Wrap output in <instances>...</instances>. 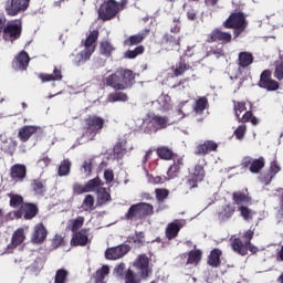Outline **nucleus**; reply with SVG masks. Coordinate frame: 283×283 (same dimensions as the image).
Masks as SVG:
<instances>
[{"instance_id": "2", "label": "nucleus", "mask_w": 283, "mask_h": 283, "mask_svg": "<svg viewBox=\"0 0 283 283\" xmlns=\"http://www.w3.org/2000/svg\"><path fill=\"white\" fill-rule=\"evenodd\" d=\"M98 30H93L84 41V50L77 53L73 60V63L78 67L87 63L94 52H96V42L98 41Z\"/></svg>"}, {"instance_id": "48", "label": "nucleus", "mask_w": 283, "mask_h": 283, "mask_svg": "<svg viewBox=\"0 0 283 283\" xmlns=\"http://www.w3.org/2000/svg\"><path fill=\"white\" fill-rule=\"evenodd\" d=\"M82 209L83 211H94L96 207H94V196L93 195H86L83 202H82Z\"/></svg>"}, {"instance_id": "26", "label": "nucleus", "mask_w": 283, "mask_h": 283, "mask_svg": "<svg viewBox=\"0 0 283 283\" xmlns=\"http://www.w3.org/2000/svg\"><path fill=\"white\" fill-rule=\"evenodd\" d=\"M232 200L234 205H253V198L249 193V189H245V191H234L232 193Z\"/></svg>"}, {"instance_id": "5", "label": "nucleus", "mask_w": 283, "mask_h": 283, "mask_svg": "<svg viewBox=\"0 0 283 283\" xmlns=\"http://www.w3.org/2000/svg\"><path fill=\"white\" fill-rule=\"evenodd\" d=\"M127 6V0L118 3L116 0H107L99 6L98 19L101 21H112Z\"/></svg>"}, {"instance_id": "38", "label": "nucleus", "mask_w": 283, "mask_h": 283, "mask_svg": "<svg viewBox=\"0 0 283 283\" xmlns=\"http://www.w3.org/2000/svg\"><path fill=\"white\" fill-rule=\"evenodd\" d=\"M113 151L116 158H123V156L127 154V139L117 142L113 148Z\"/></svg>"}, {"instance_id": "57", "label": "nucleus", "mask_w": 283, "mask_h": 283, "mask_svg": "<svg viewBox=\"0 0 283 283\" xmlns=\"http://www.w3.org/2000/svg\"><path fill=\"white\" fill-rule=\"evenodd\" d=\"M159 104L167 112L171 109V97L168 95H164L159 98Z\"/></svg>"}, {"instance_id": "50", "label": "nucleus", "mask_w": 283, "mask_h": 283, "mask_svg": "<svg viewBox=\"0 0 283 283\" xmlns=\"http://www.w3.org/2000/svg\"><path fill=\"white\" fill-rule=\"evenodd\" d=\"M140 54H145V46L138 45L134 50H128L125 52L126 59H136L137 56H140Z\"/></svg>"}, {"instance_id": "44", "label": "nucleus", "mask_w": 283, "mask_h": 283, "mask_svg": "<svg viewBox=\"0 0 283 283\" xmlns=\"http://www.w3.org/2000/svg\"><path fill=\"white\" fill-rule=\"evenodd\" d=\"M238 211H240V216L243 218V220H245V222H251V220H253L255 217V211L251 210V208L247 206H240Z\"/></svg>"}, {"instance_id": "22", "label": "nucleus", "mask_w": 283, "mask_h": 283, "mask_svg": "<svg viewBox=\"0 0 283 283\" xmlns=\"http://www.w3.org/2000/svg\"><path fill=\"white\" fill-rule=\"evenodd\" d=\"M218 143L214 140H205L202 144H199L195 149L196 156H207L211 151H218Z\"/></svg>"}, {"instance_id": "4", "label": "nucleus", "mask_w": 283, "mask_h": 283, "mask_svg": "<svg viewBox=\"0 0 283 283\" xmlns=\"http://www.w3.org/2000/svg\"><path fill=\"white\" fill-rule=\"evenodd\" d=\"M154 216V206L148 202H138L134 203L128 208V211L125 213L126 220L130 222H138V220H145Z\"/></svg>"}, {"instance_id": "60", "label": "nucleus", "mask_w": 283, "mask_h": 283, "mask_svg": "<svg viewBox=\"0 0 283 283\" xmlns=\"http://www.w3.org/2000/svg\"><path fill=\"white\" fill-rule=\"evenodd\" d=\"M247 135V125H240L235 130H234V136L237 140H242L244 136Z\"/></svg>"}, {"instance_id": "46", "label": "nucleus", "mask_w": 283, "mask_h": 283, "mask_svg": "<svg viewBox=\"0 0 283 283\" xmlns=\"http://www.w3.org/2000/svg\"><path fill=\"white\" fill-rule=\"evenodd\" d=\"M114 50H116V48H114V45L109 41H104L99 45V52L102 56H106V59H109V56H112V52H114Z\"/></svg>"}, {"instance_id": "45", "label": "nucleus", "mask_w": 283, "mask_h": 283, "mask_svg": "<svg viewBox=\"0 0 283 283\" xmlns=\"http://www.w3.org/2000/svg\"><path fill=\"white\" fill-rule=\"evenodd\" d=\"M266 161L264 160V157H259L258 159H252V164L250 166L251 174H260L262 169H264V165Z\"/></svg>"}, {"instance_id": "23", "label": "nucleus", "mask_w": 283, "mask_h": 283, "mask_svg": "<svg viewBox=\"0 0 283 283\" xmlns=\"http://www.w3.org/2000/svg\"><path fill=\"white\" fill-rule=\"evenodd\" d=\"M41 83H50L52 81H63V69L61 66H54L53 74L40 73L38 75Z\"/></svg>"}, {"instance_id": "27", "label": "nucleus", "mask_w": 283, "mask_h": 283, "mask_svg": "<svg viewBox=\"0 0 283 283\" xmlns=\"http://www.w3.org/2000/svg\"><path fill=\"white\" fill-rule=\"evenodd\" d=\"M111 191H112L111 188H105L103 186L96 191V196H97L96 207H105L107 202H112Z\"/></svg>"}, {"instance_id": "12", "label": "nucleus", "mask_w": 283, "mask_h": 283, "mask_svg": "<svg viewBox=\"0 0 283 283\" xmlns=\"http://www.w3.org/2000/svg\"><path fill=\"white\" fill-rule=\"evenodd\" d=\"M192 56L193 53L191 52V50H187L184 52V54L179 59V62L171 67L174 76H182L185 72L193 70V61H191Z\"/></svg>"}, {"instance_id": "19", "label": "nucleus", "mask_w": 283, "mask_h": 283, "mask_svg": "<svg viewBox=\"0 0 283 283\" xmlns=\"http://www.w3.org/2000/svg\"><path fill=\"white\" fill-rule=\"evenodd\" d=\"M30 65V55L25 51H21L12 61V67L17 72H23L28 70Z\"/></svg>"}, {"instance_id": "59", "label": "nucleus", "mask_w": 283, "mask_h": 283, "mask_svg": "<svg viewBox=\"0 0 283 283\" xmlns=\"http://www.w3.org/2000/svg\"><path fill=\"white\" fill-rule=\"evenodd\" d=\"M93 167H94V163L92 159L84 160L82 165V169H84L85 176H92Z\"/></svg>"}, {"instance_id": "18", "label": "nucleus", "mask_w": 283, "mask_h": 283, "mask_svg": "<svg viewBox=\"0 0 283 283\" xmlns=\"http://www.w3.org/2000/svg\"><path fill=\"white\" fill-rule=\"evenodd\" d=\"M128 251H132V247L127 244L108 248L105 251V258L106 260H120V258H125V255H127Z\"/></svg>"}, {"instance_id": "20", "label": "nucleus", "mask_w": 283, "mask_h": 283, "mask_svg": "<svg viewBox=\"0 0 283 283\" xmlns=\"http://www.w3.org/2000/svg\"><path fill=\"white\" fill-rule=\"evenodd\" d=\"M87 244H90V234L87 233V229L84 228L77 232H73L71 247H87Z\"/></svg>"}, {"instance_id": "41", "label": "nucleus", "mask_w": 283, "mask_h": 283, "mask_svg": "<svg viewBox=\"0 0 283 283\" xmlns=\"http://www.w3.org/2000/svg\"><path fill=\"white\" fill-rule=\"evenodd\" d=\"M125 283H142L143 277L140 276V273L134 272V270L128 269L127 272L124 274Z\"/></svg>"}, {"instance_id": "40", "label": "nucleus", "mask_w": 283, "mask_h": 283, "mask_svg": "<svg viewBox=\"0 0 283 283\" xmlns=\"http://www.w3.org/2000/svg\"><path fill=\"white\" fill-rule=\"evenodd\" d=\"M23 242H25V231L23 228H20L13 232L11 244H13V247H21Z\"/></svg>"}, {"instance_id": "33", "label": "nucleus", "mask_w": 283, "mask_h": 283, "mask_svg": "<svg viewBox=\"0 0 283 283\" xmlns=\"http://www.w3.org/2000/svg\"><path fill=\"white\" fill-rule=\"evenodd\" d=\"M147 34H149V31L130 35L126 40H124V45H126L127 48H132L134 45H140V43H143V41L147 39Z\"/></svg>"}, {"instance_id": "53", "label": "nucleus", "mask_w": 283, "mask_h": 283, "mask_svg": "<svg viewBox=\"0 0 283 283\" xmlns=\"http://www.w3.org/2000/svg\"><path fill=\"white\" fill-rule=\"evenodd\" d=\"M9 197H10L9 205L13 209H17L18 207L25 205V202H23V196L21 195H9Z\"/></svg>"}, {"instance_id": "25", "label": "nucleus", "mask_w": 283, "mask_h": 283, "mask_svg": "<svg viewBox=\"0 0 283 283\" xmlns=\"http://www.w3.org/2000/svg\"><path fill=\"white\" fill-rule=\"evenodd\" d=\"M185 167V158L178 157L174 159L172 165L167 170L168 180H174V178H178L180 176V169Z\"/></svg>"}, {"instance_id": "11", "label": "nucleus", "mask_w": 283, "mask_h": 283, "mask_svg": "<svg viewBox=\"0 0 283 283\" xmlns=\"http://www.w3.org/2000/svg\"><path fill=\"white\" fill-rule=\"evenodd\" d=\"M31 0H6L3 3L7 17H19L30 8Z\"/></svg>"}, {"instance_id": "63", "label": "nucleus", "mask_w": 283, "mask_h": 283, "mask_svg": "<svg viewBox=\"0 0 283 283\" xmlns=\"http://www.w3.org/2000/svg\"><path fill=\"white\" fill-rule=\"evenodd\" d=\"M253 235H255V232L253 230H248V231L243 232L242 243L243 244H250L251 240H253Z\"/></svg>"}, {"instance_id": "52", "label": "nucleus", "mask_w": 283, "mask_h": 283, "mask_svg": "<svg viewBox=\"0 0 283 283\" xmlns=\"http://www.w3.org/2000/svg\"><path fill=\"white\" fill-rule=\"evenodd\" d=\"M107 275H109V266L108 265H103L101 269H98L95 272V280L96 282H103L105 280V277H107Z\"/></svg>"}, {"instance_id": "43", "label": "nucleus", "mask_w": 283, "mask_h": 283, "mask_svg": "<svg viewBox=\"0 0 283 283\" xmlns=\"http://www.w3.org/2000/svg\"><path fill=\"white\" fill-rule=\"evenodd\" d=\"M207 107H209V99L202 96L195 102L193 112L196 114H203Z\"/></svg>"}, {"instance_id": "28", "label": "nucleus", "mask_w": 283, "mask_h": 283, "mask_svg": "<svg viewBox=\"0 0 283 283\" xmlns=\"http://www.w3.org/2000/svg\"><path fill=\"white\" fill-rule=\"evenodd\" d=\"M235 213V205L227 203L222 206L221 210L218 212L219 222H227V220H231Z\"/></svg>"}, {"instance_id": "36", "label": "nucleus", "mask_w": 283, "mask_h": 283, "mask_svg": "<svg viewBox=\"0 0 283 283\" xmlns=\"http://www.w3.org/2000/svg\"><path fill=\"white\" fill-rule=\"evenodd\" d=\"M31 189L35 196H44L45 191H48V188H45V181L42 179L31 180Z\"/></svg>"}, {"instance_id": "58", "label": "nucleus", "mask_w": 283, "mask_h": 283, "mask_svg": "<svg viewBox=\"0 0 283 283\" xmlns=\"http://www.w3.org/2000/svg\"><path fill=\"white\" fill-rule=\"evenodd\" d=\"M73 193H75V196H81L83 193H88L87 188H86V184L83 186L78 182H75L73 185Z\"/></svg>"}, {"instance_id": "42", "label": "nucleus", "mask_w": 283, "mask_h": 283, "mask_svg": "<svg viewBox=\"0 0 283 283\" xmlns=\"http://www.w3.org/2000/svg\"><path fill=\"white\" fill-rule=\"evenodd\" d=\"M188 176L195 180H198L199 182H202L207 174L205 172V167L202 165H196L192 172H190Z\"/></svg>"}, {"instance_id": "64", "label": "nucleus", "mask_w": 283, "mask_h": 283, "mask_svg": "<svg viewBox=\"0 0 283 283\" xmlns=\"http://www.w3.org/2000/svg\"><path fill=\"white\" fill-rule=\"evenodd\" d=\"M104 180L107 185H112V182H114V170L112 169L104 170Z\"/></svg>"}, {"instance_id": "47", "label": "nucleus", "mask_w": 283, "mask_h": 283, "mask_svg": "<svg viewBox=\"0 0 283 283\" xmlns=\"http://www.w3.org/2000/svg\"><path fill=\"white\" fill-rule=\"evenodd\" d=\"M70 171H72V161H70V159H64L59 166L57 175L61 177L70 176Z\"/></svg>"}, {"instance_id": "13", "label": "nucleus", "mask_w": 283, "mask_h": 283, "mask_svg": "<svg viewBox=\"0 0 283 283\" xmlns=\"http://www.w3.org/2000/svg\"><path fill=\"white\" fill-rule=\"evenodd\" d=\"M14 216L18 219L34 220L39 216V206L33 202H24L17 211Z\"/></svg>"}, {"instance_id": "56", "label": "nucleus", "mask_w": 283, "mask_h": 283, "mask_svg": "<svg viewBox=\"0 0 283 283\" xmlns=\"http://www.w3.org/2000/svg\"><path fill=\"white\" fill-rule=\"evenodd\" d=\"M52 249H59V247H65V239L61 234H55L51 243Z\"/></svg>"}, {"instance_id": "29", "label": "nucleus", "mask_w": 283, "mask_h": 283, "mask_svg": "<svg viewBox=\"0 0 283 283\" xmlns=\"http://www.w3.org/2000/svg\"><path fill=\"white\" fill-rule=\"evenodd\" d=\"M222 250L214 248L210 254L207 258V264L208 266H211L212 269H218L222 264Z\"/></svg>"}, {"instance_id": "9", "label": "nucleus", "mask_w": 283, "mask_h": 283, "mask_svg": "<svg viewBox=\"0 0 283 283\" xmlns=\"http://www.w3.org/2000/svg\"><path fill=\"white\" fill-rule=\"evenodd\" d=\"M233 103V112L235 115V118L238 123H251L252 125H259L260 119L258 117L253 116L252 111H247V102H238V101H232Z\"/></svg>"}, {"instance_id": "49", "label": "nucleus", "mask_w": 283, "mask_h": 283, "mask_svg": "<svg viewBox=\"0 0 283 283\" xmlns=\"http://www.w3.org/2000/svg\"><path fill=\"white\" fill-rule=\"evenodd\" d=\"M128 242H133L136 247L145 244V232H135V235L128 237Z\"/></svg>"}, {"instance_id": "16", "label": "nucleus", "mask_w": 283, "mask_h": 283, "mask_svg": "<svg viewBox=\"0 0 283 283\" xmlns=\"http://www.w3.org/2000/svg\"><path fill=\"white\" fill-rule=\"evenodd\" d=\"M41 134H43V128H41V126L25 125L19 129L18 138L21 143H28L32 136H41Z\"/></svg>"}, {"instance_id": "1", "label": "nucleus", "mask_w": 283, "mask_h": 283, "mask_svg": "<svg viewBox=\"0 0 283 283\" xmlns=\"http://www.w3.org/2000/svg\"><path fill=\"white\" fill-rule=\"evenodd\" d=\"M136 81V73L128 69L119 67L114 73L106 75L103 78V83L106 87H112L115 92L109 93L107 96L108 103H127L129 95L123 92L125 90H132Z\"/></svg>"}, {"instance_id": "39", "label": "nucleus", "mask_w": 283, "mask_h": 283, "mask_svg": "<svg viewBox=\"0 0 283 283\" xmlns=\"http://www.w3.org/2000/svg\"><path fill=\"white\" fill-rule=\"evenodd\" d=\"M202 260V250H191L188 253L187 264H192L193 266H198Z\"/></svg>"}, {"instance_id": "62", "label": "nucleus", "mask_w": 283, "mask_h": 283, "mask_svg": "<svg viewBox=\"0 0 283 283\" xmlns=\"http://www.w3.org/2000/svg\"><path fill=\"white\" fill-rule=\"evenodd\" d=\"M274 78H276V81H283V62L275 65Z\"/></svg>"}, {"instance_id": "10", "label": "nucleus", "mask_w": 283, "mask_h": 283, "mask_svg": "<svg viewBox=\"0 0 283 283\" xmlns=\"http://www.w3.org/2000/svg\"><path fill=\"white\" fill-rule=\"evenodd\" d=\"M256 85L265 92H277V90H280V82L273 78V72L269 69H265L261 72Z\"/></svg>"}, {"instance_id": "30", "label": "nucleus", "mask_w": 283, "mask_h": 283, "mask_svg": "<svg viewBox=\"0 0 283 283\" xmlns=\"http://www.w3.org/2000/svg\"><path fill=\"white\" fill-rule=\"evenodd\" d=\"M161 45H164L168 51L174 50V48H180V36L166 33L161 38Z\"/></svg>"}, {"instance_id": "15", "label": "nucleus", "mask_w": 283, "mask_h": 283, "mask_svg": "<svg viewBox=\"0 0 283 283\" xmlns=\"http://www.w3.org/2000/svg\"><path fill=\"white\" fill-rule=\"evenodd\" d=\"M231 249L234 251V253H238L239 255H247L249 251L251 253H256L259 251L258 247L253 245V243H243L241 238H234L231 242Z\"/></svg>"}, {"instance_id": "37", "label": "nucleus", "mask_w": 283, "mask_h": 283, "mask_svg": "<svg viewBox=\"0 0 283 283\" xmlns=\"http://www.w3.org/2000/svg\"><path fill=\"white\" fill-rule=\"evenodd\" d=\"M198 185H200V181L189 175L186 177V179L181 184L185 193H189V191H193V189H198Z\"/></svg>"}, {"instance_id": "54", "label": "nucleus", "mask_w": 283, "mask_h": 283, "mask_svg": "<svg viewBox=\"0 0 283 283\" xmlns=\"http://www.w3.org/2000/svg\"><path fill=\"white\" fill-rule=\"evenodd\" d=\"M206 56H217V59H220V56H224V49L216 48V46H208Z\"/></svg>"}, {"instance_id": "34", "label": "nucleus", "mask_w": 283, "mask_h": 283, "mask_svg": "<svg viewBox=\"0 0 283 283\" xmlns=\"http://www.w3.org/2000/svg\"><path fill=\"white\" fill-rule=\"evenodd\" d=\"M156 154L160 160H174L176 158V153H174V149L167 147V146H161L156 149Z\"/></svg>"}, {"instance_id": "51", "label": "nucleus", "mask_w": 283, "mask_h": 283, "mask_svg": "<svg viewBox=\"0 0 283 283\" xmlns=\"http://www.w3.org/2000/svg\"><path fill=\"white\" fill-rule=\"evenodd\" d=\"M155 197H156L157 202H165V200H167V198H169V189L156 188Z\"/></svg>"}, {"instance_id": "32", "label": "nucleus", "mask_w": 283, "mask_h": 283, "mask_svg": "<svg viewBox=\"0 0 283 283\" xmlns=\"http://www.w3.org/2000/svg\"><path fill=\"white\" fill-rule=\"evenodd\" d=\"M255 57H253V53L243 51L239 53L238 56V65L239 67H242L243 70L249 67L250 65H253V61Z\"/></svg>"}, {"instance_id": "6", "label": "nucleus", "mask_w": 283, "mask_h": 283, "mask_svg": "<svg viewBox=\"0 0 283 283\" xmlns=\"http://www.w3.org/2000/svg\"><path fill=\"white\" fill-rule=\"evenodd\" d=\"M249 27L247 15L242 11L232 12L229 18L223 22L226 30H235L234 35L240 36Z\"/></svg>"}, {"instance_id": "8", "label": "nucleus", "mask_w": 283, "mask_h": 283, "mask_svg": "<svg viewBox=\"0 0 283 283\" xmlns=\"http://www.w3.org/2000/svg\"><path fill=\"white\" fill-rule=\"evenodd\" d=\"M23 34V21L21 19L7 21L4 30L2 31V39L7 43H14L19 41Z\"/></svg>"}, {"instance_id": "61", "label": "nucleus", "mask_w": 283, "mask_h": 283, "mask_svg": "<svg viewBox=\"0 0 283 283\" xmlns=\"http://www.w3.org/2000/svg\"><path fill=\"white\" fill-rule=\"evenodd\" d=\"M17 142L9 139V142H3L2 151H14L17 149Z\"/></svg>"}, {"instance_id": "55", "label": "nucleus", "mask_w": 283, "mask_h": 283, "mask_svg": "<svg viewBox=\"0 0 283 283\" xmlns=\"http://www.w3.org/2000/svg\"><path fill=\"white\" fill-rule=\"evenodd\" d=\"M85 224V217H77L71 223L72 233H76L81 230V228Z\"/></svg>"}, {"instance_id": "24", "label": "nucleus", "mask_w": 283, "mask_h": 283, "mask_svg": "<svg viewBox=\"0 0 283 283\" xmlns=\"http://www.w3.org/2000/svg\"><path fill=\"white\" fill-rule=\"evenodd\" d=\"M48 238V229L43 223H38L34 227V232L32 235V243L33 244H43Z\"/></svg>"}, {"instance_id": "31", "label": "nucleus", "mask_w": 283, "mask_h": 283, "mask_svg": "<svg viewBox=\"0 0 283 283\" xmlns=\"http://www.w3.org/2000/svg\"><path fill=\"white\" fill-rule=\"evenodd\" d=\"M180 229H182V226L178 221L168 223L165 232L167 240H176L180 233Z\"/></svg>"}, {"instance_id": "14", "label": "nucleus", "mask_w": 283, "mask_h": 283, "mask_svg": "<svg viewBox=\"0 0 283 283\" xmlns=\"http://www.w3.org/2000/svg\"><path fill=\"white\" fill-rule=\"evenodd\" d=\"M133 266L138 271L140 277L147 280L151 275V269L149 268V256L147 254H139L133 262Z\"/></svg>"}, {"instance_id": "7", "label": "nucleus", "mask_w": 283, "mask_h": 283, "mask_svg": "<svg viewBox=\"0 0 283 283\" xmlns=\"http://www.w3.org/2000/svg\"><path fill=\"white\" fill-rule=\"evenodd\" d=\"M169 127V117L148 114L144 119V134H157L160 129Z\"/></svg>"}, {"instance_id": "35", "label": "nucleus", "mask_w": 283, "mask_h": 283, "mask_svg": "<svg viewBox=\"0 0 283 283\" xmlns=\"http://www.w3.org/2000/svg\"><path fill=\"white\" fill-rule=\"evenodd\" d=\"M85 185H86V191L88 193H93V192L96 193L98 189H102L104 187L105 182H103L101 177L96 176L95 178L88 180Z\"/></svg>"}, {"instance_id": "3", "label": "nucleus", "mask_w": 283, "mask_h": 283, "mask_svg": "<svg viewBox=\"0 0 283 283\" xmlns=\"http://www.w3.org/2000/svg\"><path fill=\"white\" fill-rule=\"evenodd\" d=\"M103 127H105V119H103V117L90 115L84 119L82 138H85L86 140H94L96 135L103 132Z\"/></svg>"}, {"instance_id": "17", "label": "nucleus", "mask_w": 283, "mask_h": 283, "mask_svg": "<svg viewBox=\"0 0 283 283\" xmlns=\"http://www.w3.org/2000/svg\"><path fill=\"white\" fill-rule=\"evenodd\" d=\"M232 35L229 32H224L220 29L212 30L207 36V43H231Z\"/></svg>"}, {"instance_id": "21", "label": "nucleus", "mask_w": 283, "mask_h": 283, "mask_svg": "<svg viewBox=\"0 0 283 283\" xmlns=\"http://www.w3.org/2000/svg\"><path fill=\"white\" fill-rule=\"evenodd\" d=\"M10 178L17 182H23L25 176H28V167L23 164H15L10 168Z\"/></svg>"}]
</instances>
